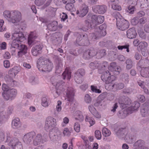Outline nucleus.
<instances>
[{
  "mask_svg": "<svg viewBox=\"0 0 149 149\" xmlns=\"http://www.w3.org/2000/svg\"><path fill=\"white\" fill-rule=\"evenodd\" d=\"M89 109L92 114L96 118H100L101 116L96 111L93 106H90L88 107Z\"/></svg>",
  "mask_w": 149,
  "mask_h": 149,
  "instance_id": "nucleus-32",
  "label": "nucleus"
},
{
  "mask_svg": "<svg viewBox=\"0 0 149 149\" xmlns=\"http://www.w3.org/2000/svg\"><path fill=\"white\" fill-rule=\"evenodd\" d=\"M35 135V133L34 131L28 133L24 136L23 138V141L26 143L29 144L32 142Z\"/></svg>",
  "mask_w": 149,
  "mask_h": 149,
  "instance_id": "nucleus-18",
  "label": "nucleus"
},
{
  "mask_svg": "<svg viewBox=\"0 0 149 149\" xmlns=\"http://www.w3.org/2000/svg\"><path fill=\"white\" fill-rule=\"evenodd\" d=\"M61 134L60 131H50L49 136L51 140L55 142L60 138Z\"/></svg>",
  "mask_w": 149,
  "mask_h": 149,
  "instance_id": "nucleus-21",
  "label": "nucleus"
},
{
  "mask_svg": "<svg viewBox=\"0 0 149 149\" xmlns=\"http://www.w3.org/2000/svg\"><path fill=\"white\" fill-rule=\"evenodd\" d=\"M138 0H128V3L132 5V6L130 5L128 8L126 10V13L130 14H132L134 13L135 8L134 6L137 4Z\"/></svg>",
  "mask_w": 149,
  "mask_h": 149,
  "instance_id": "nucleus-17",
  "label": "nucleus"
},
{
  "mask_svg": "<svg viewBox=\"0 0 149 149\" xmlns=\"http://www.w3.org/2000/svg\"><path fill=\"white\" fill-rule=\"evenodd\" d=\"M37 67L40 71L49 72L54 67L52 61L49 59L43 57H40L38 60Z\"/></svg>",
  "mask_w": 149,
  "mask_h": 149,
  "instance_id": "nucleus-2",
  "label": "nucleus"
},
{
  "mask_svg": "<svg viewBox=\"0 0 149 149\" xmlns=\"http://www.w3.org/2000/svg\"><path fill=\"white\" fill-rule=\"evenodd\" d=\"M59 33H55L53 34L49 33L48 32L46 34V37L48 40L57 44L59 43L61 41V38L59 37Z\"/></svg>",
  "mask_w": 149,
  "mask_h": 149,
  "instance_id": "nucleus-13",
  "label": "nucleus"
},
{
  "mask_svg": "<svg viewBox=\"0 0 149 149\" xmlns=\"http://www.w3.org/2000/svg\"><path fill=\"white\" fill-rule=\"evenodd\" d=\"M56 125V120L55 118L50 116L46 118L45 127L46 130H56L55 127Z\"/></svg>",
  "mask_w": 149,
  "mask_h": 149,
  "instance_id": "nucleus-7",
  "label": "nucleus"
},
{
  "mask_svg": "<svg viewBox=\"0 0 149 149\" xmlns=\"http://www.w3.org/2000/svg\"><path fill=\"white\" fill-rule=\"evenodd\" d=\"M136 33L134 28H131L128 29L127 31V36L130 39H132L135 38Z\"/></svg>",
  "mask_w": 149,
  "mask_h": 149,
  "instance_id": "nucleus-30",
  "label": "nucleus"
},
{
  "mask_svg": "<svg viewBox=\"0 0 149 149\" xmlns=\"http://www.w3.org/2000/svg\"><path fill=\"white\" fill-rule=\"evenodd\" d=\"M19 71V68L17 66H15L9 70L8 74L9 76L13 78L15 77Z\"/></svg>",
  "mask_w": 149,
  "mask_h": 149,
  "instance_id": "nucleus-27",
  "label": "nucleus"
},
{
  "mask_svg": "<svg viewBox=\"0 0 149 149\" xmlns=\"http://www.w3.org/2000/svg\"><path fill=\"white\" fill-rule=\"evenodd\" d=\"M4 21L3 19H0V31H3L5 30V27L3 26Z\"/></svg>",
  "mask_w": 149,
  "mask_h": 149,
  "instance_id": "nucleus-61",
  "label": "nucleus"
},
{
  "mask_svg": "<svg viewBox=\"0 0 149 149\" xmlns=\"http://www.w3.org/2000/svg\"><path fill=\"white\" fill-rule=\"evenodd\" d=\"M72 2H69V1L66 4L65 6L66 9L68 10L71 11H74L76 9L74 7L73 3H74L75 1L74 0H72Z\"/></svg>",
  "mask_w": 149,
  "mask_h": 149,
  "instance_id": "nucleus-34",
  "label": "nucleus"
},
{
  "mask_svg": "<svg viewBox=\"0 0 149 149\" xmlns=\"http://www.w3.org/2000/svg\"><path fill=\"white\" fill-rule=\"evenodd\" d=\"M139 17H136L131 20V24L134 25H136L139 23Z\"/></svg>",
  "mask_w": 149,
  "mask_h": 149,
  "instance_id": "nucleus-57",
  "label": "nucleus"
},
{
  "mask_svg": "<svg viewBox=\"0 0 149 149\" xmlns=\"http://www.w3.org/2000/svg\"><path fill=\"white\" fill-rule=\"evenodd\" d=\"M140 106V104L137 101L134 102L133 105L132 106V108H128V110L132 109V111H133L137 109Z\"/></svg>",
  "mask_w": 149,
  "mask_h": 149,
  "instance_id": "nucleus-45",
  "label": "nucleus"
},
{
  "mask_svg": "<svg viewBox=\"0 0 149 149\" xmlns=\"http://www.w3.org/2000/svg\"><path fill=\"white\" fill-rule=\"evenodd\" d=\"M126 64V68L127 69L129 70L132 67V61L131 59H127L125 61Z\"/></svg>",
  "mask_w": 149,
  "mask_h": 149,
  "instance_id": "nucleus-42",
  "label": "nucleus"
},
{
  "mask_svg": "<svg viewBox=\"0 0 149 149\" xmlns=\"http://www.w3.org/2000/svg\"><path fill=\"white\" fill-rule=\"evenodd\" d=\"M84 100L85 102L87 103H90L91 101V98L88 94H86L84 97Z\"/></svg>",
  "mask_w": 149,
  "mask_h": 149,
  "instance_id": "nucleus-56",
  "label": "nucleus"
},
{
  "mask_svg": "<svg viewBox=\"0 0 149 149\" xmlns=\"http://www.w3.org/2000/svg\"><path fill=\"white\" fill-rule=\"evenodd\" d=\"M101 79L105 84H107L114 81L116 77L113 75H111V73L107 70L102 73L101 76Z\"/></svg>",
  "mask_w": 149,
  "mask_h": 149,
  "instance_id": "nucleus-8",
  "label": "nucleus"
},
{
  "mask_svg": "<svg viewBox=\"0 0 149 149\" xmlns=\"http://www.w3.org/2000/svg\"><path fill=\"white\" fill-rule=\"evenodd\" d=\"M5 112L3 111L0 113V126L4 122L6 119L5 116Z\"/></svg>",
  "mask_w": 149,
  "mask_h": 149,
  "instance_id": "nucleus-44",
  "label": "nucleus"
},
{
  "mask_svg": "<svg viewBox=\"0 0 149 149\" xmlns=\"http://www.w3.org/2000/svg\"><path fill=\"white\" fill-rule=\"evenodd\" d=\"M141 1L143 3L141 5L140 7L143 8H147L148 6V0H143Z\"/></svg>",
  "mask_w": 149,
  "mask_h": 149,
  "instance_id": "nucleus-58",
  "label": "nucleus"
},
{
  "mask_svg": "<svg viewBox=\"0 0 149 149\" xmlns=\"http://www.w3.org/2000/svg\"><path fill=\"white\" fill-rule=\"evenodd\" d=\"M42 104L44 107H47L49 104V99L46 97H43L42 99Z\"/></svg>",
  "mask_w": 149,
  "mask_h": 149,
  "instance_id": "nucleus-40",
  "label": "nucleus"
},
{
  "mask_svg": "<svg viewBox=\"0 0 149 149\" xmlns=\"http://www.w3.org/2000/svg\"><path fill=\"white\" fill-rule=\"evenodd\" d=\"M2 88L3 92L2 93L4 99L6 100H12L16 97L17 94V91L15 89H11L8 85L3 84Z\"/></svg>",
  "mask_w": 149,
  "mask_h": 149,
  "instance_id": "nucleus-4",
  "label": "nucleus"
},
{
  "mask_svg": "<svg viewBox=\"0 0 149 149\" xmlns=\"http://www.w3.org/2000/svg\"><path fill=\"white\" fill-rule=\"evenodd\" d=\"M121 71V68L119 66H118L116 68L111 71V72H113V74L115 75L119 74Z\"/></svg>",
  "mask_w": 149,
  "mask_h": 149,
  "instance_id": "nucleus-47",
  "label": "nucleus"
},
{
  "mask_svg": "<svg viewBox=\"0 0 149 149\" xmlns=\"http://www.w3.org/2000/svg\"><path fill=\"white\" fill-rule=\"evenodd\" d=\"M125 131H116L115 133L116 135L119 137H124L125 136L126 137H127L128 136L129 138L131 140V142H133L135 141L136 137V133L132 131L130 134L129 135L125 132Z\"/></svg>",
  "mask_w": 149,
  "mask_h": 149,
  "instance_id": "nucleus-9",
  "label": "nucleus"
},
{
  "mask_svg": "<svg viewBox=\"0 0 149 149\" xmlns=\"http://www.w3.org/2000/svg\"><path fill=\"white\" fill-rule=\"evenodd\" d=\"M78 115L77 117L75 118L76 119L80 121H82L84 120V117L82 115V113L80 111H76Z\"/></svg>",
  "mask_w": 149,
  "mask_h": 149,
  "instance_id": "nucleus-52",
  "label": "nucleus"
},
{
  "mask_svg": "<svg viewBox=\"0 0 149 149\" xmlns=\"http://www.w3.org/2000/svg\"><path fill=\"white\" fill-rule=\"evenodd\" d=\"M128 114V113L127 110H121L118 111V115L120 118H124L127 116Z\"/></svg>",
  "mask_w": 149,
  "mask_h": 149,
  "instance_id": "nucleus-37",
  "label": "nucleus"
},
{
  "mask_svg": "<svg viewBox=\"0 0 149 149\" xmlns=\"http://www.w3.org/2000/svg\"><path fill=\"white\" fill-rule=\"evenodd\" d=\"M92 9L95 13L102 14L106 12L107 7L104 5H96L93 7Z\"/></svg>",
  "mask_w": 149,
  "mask_h": 149,
  "instance_id": "nucleus-16",
  "label": "nucleus"
},
{
  "mask_svg": "<svg viewBox=\"0 0 149 149\" xmlns=\"http://www.w3.org/2000/svg\"><path fill=\"white\" fill-rule=\"evenodd\" d=\"M116 25L119 29L124 31L129 27V23L126 20L118 18L116 22Z\"/></svg>",
  "mask_w": 149,
  "mask_h": 149,
  "instance_id": "nucleus-11",
  "label": "nucleus"
},
{
  "mask_svg": "<svg viewBox=\"0 0 149 149\" xmlns=\"http://www.w3.org/2000/svg\"><path fill=\"white\" fill-rule=\"evenodd\" d=\"M107 84L106 86V88H107L108 90H113L115 87H116V84H112L110 83Z\"/></svg>",
  "mask_w": 149,
  "mask_h": 149,
  "instance_id": "nucleus-55",
  "label": "nucleus"
},
{
  "mask_svg": "<svg viewBox=\"0 0 149 149\" xmlns=\"http://www.w3.org/2000/svg\"><path fill=\"white\" fill-rule=\"evenodd\" d=\"M119 102L123 107L124 108L127 106L131 103L130 98L126 96H123L120 97L119 100Z\"/></svg>",
  "mask_w": 149,
  "mask_h": 149,
  "instance_id": "nucleus-20",
  "label": "nucleus"
},
{
  "mask_svg": "<svg viewBox=\"0 0 149 149\" xmlns=\"http://www.w3.org/2000/svg\"><path fill=\"white\" fill-rule=\"evenodd\" d=\"M95 136L97 139L101 138V134L100 131H95Z\"/></svg>",
  "mask_w": 149,
  "mask_h": 149,
  "instance_id": "nucleus-63",
  "label": "nucleus"
},
{
  "mask_svg": "<svg viewBox=\"0 0 149 149\" xmlns=\"http://www.w3.org/2000/svg\"><path fill=\"white\" fill-rule=\"evenodd\" d=\"M62 69V65L60 63H59L56 67V72L57 73H60Z\"/></svg>",
  "mask_w": 149,
  "mask_h": 149,
  "instance_id": "nucleus-53",
  "label": "nucleus"
},
{
  "mask_svg": "<svg viewBox=\"0 0 149 149\" xmlns=\"http://www.w3.org/2000/svg\"><path fill=\"white\" fill-rule=\"evenodd\" d=\"M85 74L84 70L81 68L78 69L74 74L83 77L84 75Z\"/></svg>",
  "mask_w": 149,
  "mask_h": 149,
  "instance_id": "nucleus-50",
  "label": "nucleus"
},
{
  "mask_svg": "<svg viewBox=\"0 0 149 149\" xmlns=\"http://www.w3.org/2000/svg\"><path fill=\"white\" fill-rule=\"evenodd\" d=\"M58 23L57 21H54L49 24L47 26L48 29L52 31H56L57 29Z\"/></svg>",
  "mask_w": 149,
  "mask_h": 149,
  "instance_id": "nucleus-33",
  "label": "nucleus"
},
{
  "mask_svg": "<svg viewBox=\"0 0 149 149\" xmlns=\"http://www.w3.org/2000/svg\"><path fill=\"white\" fill-rule=\"evenodd\" d=\"M77 36L75 44L76 46L87 45L89 44L87 34H81L78 33H75Z\"/></svg>",
  "mask_w": 149,
  "mask_h": 149,
  "instance_id": "nucleus-6",
  "label": "nucleus"
},
{
  "mask_svg": "<svg viewBox=\"0 0 149 149\" xmlns=\"http://www.w3.org/2000/svg\"><path fill=\"white\" fill-rule=\"evenodd\" d=\"M22 125L21 122L19 118H15L13 120L12 123V127L14 129H18Z\"/></svg>",
  "mask_w": 149,
  "mask_h": 149,
  "instance_id": "nucleus-28",
  "label": "nucleus"
},
{
  "mask_svg": "<svg viewBox=\"0 0 149 149\" xmlns=\"http://www.w3.org/2000/svg\"><path fill=\"white\" fill-rule=\"evenodd\" d=\"M64 82L62 81H59L56 85V91L57 94L59 95L60 94L65 90V88H67L66 95L67 98L65 99L66 101L69 102H72L74 100V90L73 88L71 87H68L64 86L63 84Z\"/></svg>",
  "mask_w": 149,
  "mask_h": 149,
  "instance_id": "nucleus-1",
  "label": "nucleus"
},
{
  "mask_svg": "<svg viewBox=\"0 0 149 149\" xmlns=\"http://www.w3.org/2000/svg\"><path fill=\"white\" fill-rule=\"evenodd\" d=\"M145 66H149V60L146 59V58H141L137 65V68L138 70H140L142 67Z\"/></svg>",
  "mask_w": 149,
  "mask_h": 149,
  "instance_id": "nucleus-23",
  "label": "nucleus"
},
{
  "mask_svg": "<svg viewBox=\"0 0 149 149\" xmlns=\"http://www.w3.org/2000/svg\"><path fill=\"white\" fill-rule=\"evenodd\" d=\"M85 120L86 121L88 122L91 126L93 125L95 123V121L93 118L88 116L86 117Z\"/></svg>",
  "mask_w": 149,
  "mask_h": 149,
  "instance_id": "nucleus-48",
  "label": "nucleus"
},
{
  "mask_svg": "<svg viewBox=\"0 0 149 149\" xmlns=\"http://www.w3.org/2000/svg\"><path fill=\"white\" fill-rule=\"evenodd\" d=\"M11 12H10L8 11H5L3 13V15L4 17L9 22H10V20L11 19Z\"/></svg>",
  "mask_w": 149,
  "mask_h": 149,
  "instance_id": "nucleus-43",
  "label": "nucleus"
},
{
  "mask_svg": "<svg viewBox=\"0 0 149 149\" xmlns=\"http://www.w3.org/2000/svg\"><path fill=\"white\" fill-rule=\"evenodd\" d=\"M103 102L104 101L100 99L99 97L97 100L96 102L94 103V105L95 107H98L100 105L102 106Z\"/></svg>",
  "mask_w": 149,
  "mask_h": 149,
  "instance_id": "nucleus-54",
  "label": "nucleus"
},
{
  "mask_svg": "<svg viewBox=\"0 0 149 149\" xmlns=\"http://www.w3.org/2000/svg\"><path fill=\"white\" fill-rule=\"evenodd\" d=\"M106 51L104 49H101L99 51L98 53L97 52V54L98 56V58H102V57L106 55Z\"/></svg>",
  "mask_w": 149,
  "mask_h": 149,
  "instance_id": "nucleus-51",
  "label": "nucleus"
},
{
  "mask_svg": "<svg viewBox=\"0 0 149 149\" xmlns=\"http://www.w3.org/2000/svg\"><path fill=\"white\" fill-rule=\"evenodd\" d=\"M88 6L85 4L83 5L82 8L80 12L77 10L76 12L77 14H79V16L83 17L85 16L88 12Z\"/></svg>",
  "mask_w": 149,
  "mask_h": 149,
  "instance_id": "nucleus-26",
  "label": "nucleus"
},
{
  "mask_svg": "<svg viewBox=\"0 0 149 149\" xmlns=\"http://www.w3.org/2000/svg\"><path fill=\"white\" fill-rule=\"evenodd\" d=\"M11 19L10 22L13 23H17L19 22L22 19V15L20 12L18 10H13L11 11Z\"/></svg>",
  "mask_w": 149,
  "mask_h": 149,
  "instance_id": "nucleus-10",
  "label": "nucleus"
},
{
  "mask_svg": "<svg viewBox=\"0 0 149 149\" xmlns=\"http://www.w3.org/2000/svg\"><path fill=\"white\" fill-rule=\"evenodd\" d=\"M129 45L128 44L125 45H119L117 47L118 49L120 50H122L123 49H126V51L127 52L130 51L129 49Z\"/></svg>",
  "mask_w": 149,
  "mask_h": 149,
  "instance_id": "nucleus-49",
  "label": "nucleus"
},
{
  "mask_svg": "<svg viewBox=\"0 0 149 149\" xmlns=\"http://www.w3.org/2000/svg\"><path fill=\"white\" fill-rule=\"evenodd\" d=\"M121 80L125 83H127L129 81V75L126 73H123L120 76Z\"/></svg>",
  "mask_w": 149,
  "mask_h": 149,
  "instance_id": "nucleus-36",
  "label": "nucleus"
},
{
  "mask_svg": "<svg viewBox=\"0 0 149 149\" xmlns=\"http://www.w3.org/2000/svg\"><path fill=\"white\" fill-rule=\"evenodd\" d=\"M17 49L19 50L17 53V56L19 57H22L23 55L25 54L27 52V47L24 45L20 44Z\"/></svg>",
  "mask_w": 149,
  "mask_h": 149,
  "instance_id": "nucleus-22",
  "label": "nucleus"
},
{
  "mask_svg": "<svg viewBox=\"0 0 149 149\" xmlns=\"http://www.w3.org/2000/svg\"><path fill=\"white\" fill-rule=\"evenodd\" d=\"M104 20V17L102 15L97 16L96 25L102 23Z\"/></svg>",
  "mask_w": 149,
  "mask_h": 149,
  "instance_id": "nucleus-46",
  "label": "nucleus"
},
{
  "mask_svg": "<svg viewBox=\"0 0 149 149\" xmlns=\"http://www.w3.org/2000/svg\"><path fill=\"white\" fill-rule=\"evenodd\" d=\"M25 26L21 27L19 26L17 27L19 31H15L12 35V38L13 39L11 44V48L17 49L21 44L20 42L23 41L25 39L23 33L20 32V31L25 29Z\"/></svg>",
  "mask_w": 149,
  "mask_h": 149,
  "instance_id": "nucleus-3",
  "label": "nucleus"
},
{
  "mask_svg": "<svg viewBox=\"0 0 149 149\" xmlns=\"http://www.w3.org/2000/svg\"><path fill=\"white\" fill-rule=\"evenodd\" d=\"M9 146L12 149H22V144L16 138H12L9 143Z\"/></svg>",
  "mask_w": 149,
  "mask_h": 149,
  "instance_id": "nucleus-12",
  "label": "nucleus"
},
{
  "mask_svg": "<svg viewBox=\"0 0 149 149\" xmlns=\"http://www.w3.org/2000/svg\"><path fill=\"white\" fill-rule=\"evenodd\" d=\"M149 112V100L144 104L143 107L141 109V114L143 117L147 116Z\"/></svg>",
  "mask_w": 149,
  "mask_h": 149,
  "instance_id": "nucleus-25",
  "label": "nucleus"
},
{
  "mask_svg": "<svg viewBox=\"0 0 149 149\" xmlns=\"http://www.w3.org/2000/svg\"><path fill=\"white\" fill-rule=\"evenodd\" d=\"M42 141V136L41 134L37 135L33 141V144L35 146L40 145Z\"/></svg>",
  "mask_w": 149,
  "mask_h": 149,
  "instance_id": "nucleus-35",
  "label": "nucleus"
},
{
  "mask_svg": "<svg viewBox=\"0 0 149 149\" xmlns=\"http://www.w3.org/2000/svg\"><path fill=\"white\" fill-rule=\"evenodd\" d=\"M43 46L41 44L35 45L31 49V52L33 55L36 56L41 53Z\"/></svg>",
  "mask_w": 149,
  "mask_h": 149,
  "instance_id": "nucleus-19",
  "label": "nucleus"
},
{
  "mask_svg": "<svg viewBox=\"0 0 149 149\" xmlns=\"http://www.w3.org/2000/svg\"><path fill=\"white\" fill-rule=\"evenodd\" d=\"M141 69L140 72L141 76L145 77H149V66L145 67H143Z\"/></svg>",
  "mask_w": 149,
  "mask_h": 149,
  "instance_id": "nucleus-31",
  "label": "nucleus"
},
{
  "mask_svg": "<svg viewBox=\"0 0 149 149\" xmlns=\"http://www.w3.org/2000/svg\"><path fill=\"white\" fill-rule=\"evenodd\" d=\"M144 141L141 140H139L135 142L133 145L134 146L141 148L144 146Z\"/></svg>",
  "mask_w": 149,
  "mask_h": 149,
  "instance_id": "nucleus-38",
  "label": "nucleus"
},
{
  "mask_svg": "<svg viewBox=\"0 0 149 149\" xmlns=\"http://www.w3.org/2000/svg\"><path fill=\"white\" fill-rule=\"evenodd\" d=\"M97 15H93L91 16L88 14L87 19L85 21V27L83 26L81 29L84 31H86L88 28H94L96 26Z\"/></svg>",
  "mask_w": 149,
  "mask_h": 149,
  "instance_id": "nucleus-5",
  "label": "nucleus"
},
{
  "mask_svg": "<svg viewBox=\"0 0 149 149\" xmlns=\"http://www.w3.org/2000/svg\"><path fill=\"white\" fill-rule=\"evenodd\" d=\"M91 91L97 93H100L101 91L99 89H97L96 87L91 85Z\"/></svg>",
  "mask_w": 149,
  "mask_h": 149,
  "instance_id": "nucleus-59",
  "label": "nucleus"
},
{
  "mask_svg": "<svg viewBox=\"0 0 149 149\" xmlns=\"http://www.w3.org/2000/svg\"><path fill=\"white\" fill-rule=\"evenodd\" d=\"M62 76L63 79H65L67 78L69 80L71 77V72L65 70L62 74Z\"/></svg>",
  "mask_w": 149,
  "mask_h": 149,
  "instance_id": "nucleus-39",
  "label": "nucleus"
},
{
  "mask_svg": "<svg viewBox=\"0 0 149 149\" xmlns=\"http://www.w3.org/2000/svg\"><path fill=\"white\" fill-rule=\"evenodd\" d=\"M148 46L147 43L144 41L141 42H140L139 47L141 49H143Z\"/></svg>",
  "mask_w": 149,
  "mask_h": 149,
  "instance_id": "nucleus-62",
  "label": "nucleus"
},
{
  "mask_svg": "<svg viewBox=\"0 0 149 149\" xmlns=\"http://www.w3.org/2000/svg\"><path fill=\"white\" fill-rule=\"evenodd\" d=\"M118 66L116 65V62H113L110 63V67L109 68V70L111 71L117 67Z\"/></svg>",
  "mask_w": 149,
  "mask_h": 149,
  "instance_id": "nucleus-64",
  "label": "nucleus"
},
{
  "mask_svg": "<svg viewBox=\"0 0 149 149\" xmlns=\"http://www.w3.org/2000/svg\"><path fill=\"white\" fill-rule=\"evenodd\" d=\"M97 54L96 51L93 48L91 47L84 52L83 57L85 59H89L96 55Z\"/></svg>",
  "mask_w": 149,
  "mask_h": 149,
  "instance_id": "nucleus-15",
  "label": "nucleus"
},
{
  "mask_svg": "<svg viewBox=\"0 0 149 149\" xmlns=\"http://www.w3.org/2000/svg\"><path fill=\"white\" fill-rule=\"evenodd\" d=\"M110 2L112 3L111 8L113 10L118 11L121 10V7L118 4L119 1L118 0H111Z\"/></svg>",
  "mask_w": 149,
  "mask_h": 149,
  "instance_id": "nucleus-29",
  "label": "nucleus"
},
{
  "mask_svg": "<svg viewBox=\"0 0 149 149\" xmlns=\"http://www.w3.org/2000/svg\"><path fill=\"white\" fill-rule=\"evenodd\" d=\"M45 0H35V3L37 6H39L43 4Z\"/></svg>",
  "mask_w": 149,
  "mask_h": 149,
  "instance_id": "nucleus-60",
  "label": "nucleus"
},
{
  "mask_svg": "<svg viewBox=\"0 0 149 149\" xmlns=\"http://www.w3.org/2000/svg\"><path fill=\"white\" fill-rule=\"evenodd\" d=\"M106 25L105 24H103L99 27H97L95 31V34L96 37H100L105 36L106 34Z\"/></svg>",
  "mask_w": 149,
  "mask_h": 149,
  "instance_id": "nucleus-14",
  "label": "nucleus"
},
{
  "mask_svg": "<svg viewBox=\"0 0 149 149\" xmlns=\"http://www.w3.org/2000/svg\"><path fill=\"white\" fill-rule=\"evenodd\" d=\"M74 79L75 82L78 84H81L83 81V77L77 74H74Z\"/></svg>",
  "mask_w": 149,
  "mask_h": 149,
  "instance_id": "nucleus-41",
  "label": "nucleus"
},
{
  "mask_svg": "<svg viewBox=\"0 0 149 149\" xmlns=\"http://www.w3.org/2000/svg\"><path fill=\"white\" fill-rule=\"evenodd\" d=\"M37 36L35 32L31 33L28 38V43L29 45L32 46L36 43L35 39Z\"/></svg>",
  "mask_w": 149,
  "mask_h": 149,
  "instance_id": "nucleus-24",
  "label": "nucleus"
}]
</instances>
